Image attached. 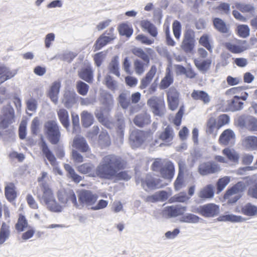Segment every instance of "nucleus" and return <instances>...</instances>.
<instances>
[{
  "label": "nucleus",
  "mask_w": 257,
  "mask_h": 257,
  "mask_svg": "<svg viewBox=\"0 0 257 257\" xmlns=\"http://www.w3.org/2000/svg\"><path fill=\"white\" fill-rule=\"evenodd\" d=\"M121 165L119 157L108 155L104 157L96 168V175L100 178L112 180Z\"/></svg>",
  "instance_id": "1"
},
{
  "label": "nucleus",
  "mask_w": 257,
  "mask_h": 257,
  "mask_svg": "<svg viewBox=\"0 0 257 257\" xmlns=\"http://www.w3.org/2000/svg\"><path fill=\"white\" fill-rule=\"evenodd\" d=\"M37 196L40 203L49 211L59 212L62 210V206L56 201L54 193L49 186L43 185L42 188H38Z\"/></svg>",
  "instance_id": "2"
},
{
  "label": "nucleus",
  "mask_w": 257,
  "mask_h": 257,
  "mask_svg": "<svg viewBox=\"0 0 257 257\" xmlns=\"http://www.w3.org/2000/svg\"><path fill=\"white\" fill-rule=\"evenodd\" d=\"M15 120V111L13 107L10 104L4 106L0 114V136L3 135L7 130H12L11 125Z\"/></svg>",
  "instance_id": "3"
},
{
  "label": "nucleus",
  "mask_w": 257,
  "mask_h": 257,
  "mask_svg": "<svg viewBox=\"0 0 257 257\" xmlns=\"http://www.w3.org/2000/svg\"><path fill=\"white\" fill-rule=\"evenodd\" d=\"M77 196L78 202L76 199L74 206L79 209L83 207L91 209V207L95 203L98 198L97 194H93L90 190L84 189L78 192Z\"/></svg>",
  "instance_id": "4"
},
{
  "label": "nucleus",
  "mask_w": 257,
  "mask_h": 257,
  "mask_svg": "<svg viewBox=\"0 0 257 257\" xmlns=\"http://www.w3.org/2000/svg\"><path fill=\"white\" fill-rule=\"evenodd\" d=\"M137 184L141 183L142 188L146 191L155 190L162 188L167 185V183H162L160 179L155 178L150 175L136 179Z\"/></svg>",
  "instance_id": "5"
},
{
  "label": "nucleus",
  "mask_w": 257,
  "mask_h": 257,
  "mask_svg": "<svg viewBox=\"0 0 257 257\" xmlns=\"http://www.w3.org/2000/svg\"><path fill=\"white\" fill-rule=\"evenodd\" d=\"M245 188V185L243 182H238L232 187L228 189L224 194V198L227 199L229 203H233L236 202L241 197V193Z\"/></svg>",
  "instance_id": "6"
},
{
  "label": "nucleus",
  "mask_w": 257,
  "mask_h": 257,
  "mask_svg": "<svg viewBox=\"0 0 257 257\" xmlns=\"http://www.w3.org/2000/svg\"><path fill=\"white\" fill-rule=\"evenodd\" d=\"M40 145L43 155L47 159V160L50 162L51 165L53 166V171L54 173L61 175L62 174V171L56 162L55 156L50 150L46 143L42 138Z\"/></svg>",
  "instance_id": "7"
},
{
  "label": "nucleus",
  "mask_w": 257,
  "mask_h": 257,
  "mask_svg": "<svg viewBox=\"0 0 257 257\" xmlns=\"http://www.w3.org/2000/svg\"><path fill=\"white\" fill-rule=\"evenodd\" d=\"M220 209L218 205L214 203H208L202 206H200L194 211L205 217H213L218 215Z\"/></svg>",
  "instance_id": "8"
},
{
  "label": "nucleus",
  "mask_w": 257,
  "mask_h": 257,
  "mask_svg": "<svg viewBox=\"0 0 257 257\" xmlns=\"http://www.w3.org/2000/svg\"><path fill=\"white\" fill-rule=\"evenodd\" d=\"M48 140L55 144L59 141L60 133L58 124L55 121H48L45 125Z\"/></svg>",
  "instance_id": "9"
},
{
  "label": "nucleus",
  "mask_w": 257,
  "mask_h": 257,
  "mask_svg": "<svg viewBox=\"0 0 257 257\" xmlns=\"http://www.w3.org/2000/svg\"><path fill=\"white\" fill-rule=\"evenodd\" d=\"M147 103L155 115L162 116L164 114L166 110L163 98L153 96L148 100Z\"/></svg>",
  "instance_id": "10"
},
{
  "label": "nucleus",
  "mask_w": 257,
  "mask_h": 257,
  "mask_svg": "<svg viewBox=\"0 0 257 257\" xmlns=\"http://www.w3.org/2000/svg\"><path fill=\"white\" fill-rule=\"evenodd\" d=\"M150 134L138 130L132 132L130 136V143L133 148H138L147 140Z\"/></svg>",
  "instance_id": "11"
},
{
  "label": "nucleus",
  "mask_w": 257,
  "mask_h": 257,
  "mask_svg": "<svg viewBox=\"0 0 257 257\" xmlns=\"http://www.w3.org/2000/svg\"><path fill=\"white\" fill-rule=\"evenodd\" d=\"M179 94L177 90L173 87L169 89L167 92V102L169 108L172 110H175L179 105Z\"/></svg>",
  "instance_id": "12"
},
{
  "label": "nucleus",
  "mask_w": 257,
  "mask_h": 257,
  "mask_svg": "<svg viewBox=\"0 0 257 257\" xmlns=\"http://www.w3.org/2000/svg\"><path fill=\"white\" fill-rule=\"evenodd\" d=\"M58 197L61 203L66 204L69 202H71L73 205L75 206L76 196L73 190L70 189L60 190L58 192Z\"/></svg>",
  "instance_id": "13"
},
{
  "label": "nucleus",
  "mask_w": 257,
  "mask_h": 257,
  "mask_svg": "<svg viewBox=\"0 0 257 257\" xmlns=\"http://www.w3.org/2000/svg\"><path fill=\"white\" fill-rule=\"evenodd\" d=\"M186 211V207L179 206H171L166 207L163 210L164 215L169 217H175L183 215Z\"/></svg>",
  "instance_id": "14"
},
{
  "label": "nucleus",
  "mask_w": 257,
  "mask_h": 257,
  "mask_svg": "<svg viewBox=\"0 0 257 257\" xmlns=\"http://www.w3.org/2000/svg\"><path fill=\"white\" fill-rule=\"evenodd\" d=\"M17 72V70H11L0 63V84L14 77Z\"/></svg>",
  "instance_id": "15"
},
{
  "label": "nucleus",
  "mask_w": 257,
  "mask_h": 257,
  "mask_svg": "<svg viewBox=\"0 0 257 257\" xmlns=\"http://www.w3.org/2000/svg\"><path fill=\"white\" fill-rule=\"evenodd\" d=\"M235 135L230 129H227L223 132L219 137L220 144L224 145H232L234 143Z\"/></svg>",
  "instance_id": "16"
},
{
  "label": "nucleus",
  "mask_w": 257,
  "mask_h": 257,
  "mask_svg": "<svg viewBox=\"0 0 257 257\" xmlns=\"http://www.w3.org/2000/svg\"><path fill=\"white\" fill-rule=\"evenodd\" d=\"M76 94L73 91H66L62 99V102L65 107L69 108L72 107L77 102Z\"/></svg>",
  "instance_id": "17"
},
{
  "label": "nucleus",
  "mask_w": 257,
  "mask_h": 257,
  "mask_svg": "<svg viewBox=\"0 0 257 257\" xmlns=\"http://www.w3.org/2000/svg\"><path fill=\"white\" fill-rule=\"evenodd\" d=\"M192 182H193V179L191 174L184 177V174L179 173L174 182V188L176 190L178 191L186 186L188 183Z\"/></svg>",
  "instance_id": "18"
},
{
  "label": "nucleus",
  "mask_w": 257,
  "mask_h": 257,
  "mask_svg": "<svg viewBox=\"0 0 257 257\" xmlns=\"http://www.w3.org/2000/svg\"><path fill=\"white\" fill-rule=\"evenodd\" d=\"M174 166L171 162L165 164V167H162L160 174L161 176L169 182H170L174 175Z\"/></svg>",
  "instance_id": "19"
},
{
  "label": "nucleus",
  "mask_w": 257,
  "mask_h": 257,
  "mask_svg": "<svg viewBox=\"0 0 257 257\" xmlns=\"http://www.w3.org/2000/svg\"><path fill=\"white\" fill-rule=\"evenodd\" d=\"M72 147L82 152H86L89 150V146L85 139L80 136H77L74 138Z\"/></svg>",
  "instance_id": "20"
},
{
  "label": "nucleus",
  "mask_w": 257,
  "mask_h": 257,
  "mask_svg": "<svg viewBox=\"0 0 257 257\" xmlns=\"http://www.w3.org/2000/svg\"><path fill=\"white\" fill-rule=\"evenodd\" d=\"M61 87V83L59 81L53 83L48 93V96L53 103L56 104L58 103V94Z\"/></svg>",
  "instance_id": "21"
},
{
  "label": "nucleus",
  "mask_w": 257,
  "mask_h": 257,
  "mask_svg": "<svg viewBox=\"0 0 257 257\" xmlns=\"http://www.w3.org/2000/svg\"><path fill=\"white\" fill-rule=\"evenodd\" d=\"M219 221H229L232 223H240L245 221V218L239 215H235L233 214H225L220 216L217 218Z\"/></svg>",
  "instance_id": "22"
},
{
  "label": "nucleus",
  "mask_w": 257,
  "mask_h": 257,
  "mask_svg": "<svg viewBox=\"0 0 257 257\" xmlns=\"http://www.w3.org/2000/svg\"><path fill=\"white\" fill-rule=\"evenodd\" d=\"M222 154L226 157L228 161H229L234 164L238 163L239 155L234 149L225 148L222 150Z\"/></svg>",
  "instance_id": "23"
},
{
  "label": "nucleus",
  "mask_w": 257,
  "mask_h": 257,
  "mask_svg": "<svg viewBox=\"0 0 257 257\" xmlns=\"http://www.w3.org/2000/svg\"><path fill=\"white\" fill-rule=\"evenodd\" d=\"M77 171L84 174H88L89 176L94 177L96 175V169L91 163H85L77 167Z\"/></svg>",
  "instance_id": "24"
},
{
  "label": "nucleus",
  "mask_w": 257,
  "mask_h": 257,
  "mask_svg": "<svg viewBox=\"0 0 257 257\" xmlns=\"http://www.w3.org/2000/svg\"><path fill=\"white\" fill-rule=\"evenodd\" d=\"M214 196V186L209 184L202 188L198 193V197L202 199H210Z\"/></svg>",
  "instance_id": "25"
},
{
  "label": "nucleus",
  "mask_w": 257,
  "mask_h": 257,
  "mask_svg": "<svg viewBox=\"0 0 257 257\" xmlns=\"http://www.w3.org/2000/svg\"><path fill=\"white\" fill-rule=\"evenodd\" d=\"M150 122V116L146 113L137 115L134 119V123L139 127H143Z\"/></svg>",
  "instance_id": "26"
},
{
  "label": "nucleus",
  "mask_w": 257,
  "mask_h": 257,
  "mask_svg": "<svg viewBox=\"0 0 257 257\" xmlns=\"http://www.w3.org/2000/svg\"><path fill=\"white\" fill-rule=\"evenodd\" d=\"M141 26L143 31H147L152 37L156 38L158 35L157 29L154 25L147 20H143Z\"/></svg>",
  "instance_id": "27"
},
{
  "label": "nucleus",
  "mask_w": 257,
  "mask_h": 257,
  "mask_svg": "<svg viewBox=\"0 0 257 257\" xmlns=\"http://www.w3.org/2000/svg\"><path fill=\"white\" fill-rule=\"evenodd\" d=\"M191 96L194 100H200L204 103H208L210 101L209 95L204 91L194 90Z\"/></svg>",
  "instance_id": "28"
},
{
  "label": "nucleus",
  "mask_w": 257,
  "mask_h": 257,
  "mask_svg": "<svg viewBox=\"0 0 257 257\" xmlns=\"http://www.w3.org/2000/svg\"><path fill=\"white\" fill-rule=\"evenodd\" d=\"M242 144L248 150H257V137H246L242 141Z\"/></svg>",
  "instance_id": "29"
},
{
  "label": "nucleus",
  "mask_w": 257,
  "mask_h": 257,
  "mask_svg": "<svg viewBox=\"0 0 257 257\" xmlns=\"http://www.w3.org/2000/svg\"><path fill=\"white\" fill-rule=\"evenodd\" d=\"M220 128L218 127V124L216 123V119L214 117H210L206 123V132L208 134L212 135L213 137L217 135V131Z\"/></svg>",
  "instance_id": "30"
},
{
  "label": "nucleus",
  "mask_w": 257,
  "mask_h": 257,
  "mask_svg": "<svg viewBox=\"0 0 257 257\" xmlns=\"http://www.w3.org/2000/svg\"><path fill=\"white\" fill-rule=\"evenodd\" d=\"M168 198L167 193L164 191H158L148 196L146 198V201L149 202H155L160 201H164Z\"/></svg>",
  "instance_id": "31"
},
{
  "label": "nucleus",
  "mask_w": 257,
  "mask_h": 257,
  "mask_svg": "<svg viewBox=\"0 0 257 257\" xmlns=\"http://www.w3.org/2000/svg\"><path fill=\"white\" fill-rule=\"evenodd\" d=\"M243 102L240 100L239 96L235 95L233 99L228 103V110L234 111L240 110L243 108Z\"/></svg>",
  "instance_id": "32"
},
{
  "label": "nucleus",
  "mask_w": 257,
  "mask_h": 257,
  "mask_svg": "<svg viewBox=\"0 0 257 257\" xmlns=\"http://www.w3.org/2000/svg\"><path fill=\"white\" fill-rule=\"evenodd\" d=\"M212 61L210 59H207L203 61L199 59H195L194 63L196 67L199 71L202 73H206L209 69L211 66Z\"/></svg>",
  "instance_id": "33"
},
{
  "label": "nucleus",
  "mask_w": 257,
  "mask_h": 257,
  "mask_svg": "<svg viewBox=\"0 0 257 257\" xmlns=\"http://www.w3.org/2000/svg\"><path fill=\"white\" fill-rule=\"evenodd\" d=\"M79 75L81 79L88 83L91 82L93 79V74L90 65H88L83 68L79 73Z\"/></svg>",
  "instance_id": "34"
},
{
  "label": "nucleus",
  "mask_w": 257,
  "mask_h": 257,
  "mask_svg": "<svg viewBox=\"0 0 257 257\" xmlns=\"http://www.w3.org/2000/svg\"><path fill=\"white\" fill-rule=\"evenodd\" d=\"M241 213L248 216H256L257 215V206L248 203L241 208Z\"/></svg>",
  "instance_id": "35"
},
{
  "label": "nucleus",
  "mask_w": 257,
  "mask_h": 257,
  "mask_svg": "<svg viewBox=\"0 0 257 257\" xmlns=\"http://www.w3.org/2000/svg\"><path fill=\"white\" fill-rule=\"evenodd\" d=\"M59 119L62 125L68 129L69 125V115L67 111L64 108H60L57 110Z\"/></svg>",
  "instance_id": "36"
},
{
  "label": "nucleus",
  "mask_w": 257,
  "mask_h": 257,
  "mask_svg": "<svg viewBox=\"0 0 257 257\" xmlns=\"http://www.w3.org/2000/svg\"><path fill=\"white\" fill-rule=\"evenodd\" d=\"M129 96L130 94L128 91H123L118 97V103L123 109H127L131 104Z\"/></svg>",
  "instance_id": "37"
},
{
  "label": "nucleus",
  "mask_w": 257,
  "mask_h": 257,
  "mask_svg": "<svg viewBox=\"0 0 257 257\" xmlns=\"http://www.w3.org/2000/svg\"><path fill=\"white\" fill-rule=\"evenodd\" d=\"M201 218L198 216L192 213H186L180 218L179 220L181 222L188 223H197Z\"/></svg>",
  "instance_id": "38"
},
{
  "label": "nucleus",
  "mask_w": 257,
  "mask_h": 257,
  "mask_svg": "<svg viewBox=\"0 0 257 257\" xmlns=\"http://www.w3.org/2000/svg\"><path fill=\"white\" fill-rule=\"evenodd\" d=\"M113 39L114 37L112 35H110L109 36L104 35L101 36L96 42L95 45V49L96 50H99Z\"/></svg>",
  "instance_id": "39"
},
{
  "label": "nucleus",
  "mask_w": 257,
  "mask_h": 257,
  "mask_svg": "<svg viewBox=\"0 0 257 257\" xmlns=\"http://www.w3.org/2000/svg\"><path fill=\"white\" fill-rule=\"evenodd\" d=\"M83 125L85 127L90 126L93 122V116L92 114L87 111H83L81 115Z\"/></svg>",
  "instance_id": "40"
},
{
  "label": "nucleus",
  "mask_w": 257,
  "mask_h": 257,
  "mask_svg": "<svg viewBox=\"0 0 257 257\" xmlns=\"http://www.w3.org/2000/svg\"><path fill=\"white\" fill-rule=\"evenodd\" d=\"M30 225L28 224L27 220L25 216L23 215H20L18 222L16 224V229L20 232H22L27 229L28 227H30Z\"/></svg>",
  "instance_id": "41"
},
{
  "label": "nucleus",
  "mask_w": 257,
  "mask_h": 257,
  "mask_svg": "<svg viewBox=\"0 0 257 257\" xmlns=\"http://www.w3.org/2000/svg\"><path fill=\"white\" fill-rule=\"evenodd\" d=\"M226 47L230 52L234 53H238L246 50V48L239 43L235 44L233 42H228L225 44Z\"/></svg>",
  "instance_id": "42"
},
{
  "label": "nucleus",
  "mask_w": 257,
  "mask_h": 257,
  "mask_svg": "<svg viewBox=\"0 0 257 257\" xmlns=\"http://www.w3.org/2000/svg\"><path fill=\"white\" fill-rule=\"evenodd\" d=\"M10 234L9 226L3 223L0 230V244H3L9 238Z\"/></svg>",
  "instance_id": "43"
},
{
  "label": "nucleus",
  "mask_w": 257,
  "mask_h": 257,
  "mask_svg": "<svg viewBox=\"0 0 257 257\" xmlns=\"http://www.w3.org/2000/svg\"><path fill=\"white\" fill-rule=\"evenodd\" d=\"M173 130L169 126H167L160 136V139L166 143L171 142L173 140Z\"/></svg>",
  "instance_id": "44"
},
{
  "label": "nucleus",
  "mask_w": 257,
  "mask_h": 257,
  "mask_svg": "<svg viewBox=\"0 0 257 257\" xmlns=\"http://www.w3.org/2000/svg\"><path fill=\"white\" fill-rule=\"evenodd\" d=\"M5 195L9 201H12L16 197V192L13 184H9L5 187Z\"/></svg>",
  "instance_id": "45"
},
{
  "label": "nucleus",
  "mask_w": 257,
  "mask_h": 257,
  "mask_svg": "<svg viewBox=\"0 0 257 257\" xmlns=\"http://www.w3.org/2000/svg\"><path fill=\"white\" fill-rule=\"evenodd\" d=\"M149 64L142 62L141 60L137 59L135 61L134 65L136 73L138 75L142 74L145 71L146 68Z\"/></svg>",
  "instance_id": "46"
},
{
  "label": "nucleus",
  "mask_w": 257,
  "mask_h": 257,
  "mask_svg": "<svg viewBox=\"0 0 257 257\" xmlns=\"http://www.w3.org/2000/svg\"><path fill=\"white\" fill-rule=\"evenodd\" d=\"M64 168L69 174V177L76 183H79L82 179L81 177L77 174L74 170L69 164H65Z\"/></svg>",
  "instance_id": "47"
},
{
  "label": "nucleus",
  "mask_w": 257,
  "mask_h": 257,
  "mask_svg": "<svg viewBox=\"0 0 257 257\" xmlns=\"http://www.w3.org/2000/svg\"><path fill=\"white\" fill-rule=\"evenodd\" d=\"M118 64V57L117 56H115L112 59L109 65V69L110 71L117 76H119L120 75Z\"/></svg>",
  "instance_id": "48"
},
{
  "label": "nucleus",
  "mask_w": 257,
  "mask_h": 257,
  "mask_svg": "<svg viewBox=\"0 0 257 257\" xmlns=\"http://www.w3.org/2000/svg\"><path fill=\"white\" fill-rule=\"evenodd\" d=\"M98 143L102 147H105L110 145L109 137L106 132L103 131L99 135Z\"/></svg>",
  "instance_id": "49"
},
{
  "label": "nucleus",
  "mask_w": 257,
  "mask_h": 257,
  "mask_svg": "<svg viewBox=\"0 0 257 257\" xmlns=\"http://www.w3.org/2000/svg\"><path fill=\"white\" fill-rule=\"evenodd\" d=\"M230 181V178L228 176H224L220 178L217 182V193L221 192Z\"/></svg>",
  "instance_id": "50"
},
{
  "label": "nucleus",
  "mask_w": 257,
  "mask_h": 257,
  "mask_svg": "<svg viewBox=\"0 0 257 257\" xmlns=\"http://www.w3.org/2000/svg\"><path fill=\"white\" fill-rule=\"evenodd\" d=\"M173 81V77L169 70L166 74L165 77L162 80L160 87L161 89H165L168 87Z\"/></svg>",
  "instance_id": "51"
},
{
  "label": "nucleus",
  "mask_w": 257,
  "mask_h": 257,
  "mask_svg": "<svg viewBox=\"0 0 257 257\" xmlns=\"http://www.w3.org/2000/svg\"><path fill=\"white\" fill-rule=\"evenodd\" d=\"M199 44L205 47L208 51H212V46L211 45V40L210 36L208 35L204 34L202 35L199 41Z\"/></svg>",
  "instance_id": "52"
},
{
  "label": "nucleus",
  "mask_w": 257,
  "mask_h": 257,
  "mask_svg": "<svg viewBox=\"0 0 257 257\" xmlns=\"http://www.w3.org/2000/svg\"><path fill=\"white\" fill-rule=\"evenodd\" d=\"M132 52L136 56L141 58L146 63H149V56L141 48H135L133 50Z\"/></svg>",
  "instance_id": "53"
},
{
  "label": "nucleus",
  "mask_w": 257,
  "mask_h": 257,
  "mask_svg": "<svg viewBox=\"0 0 257 257\" xmlns=\"http://www.w3.org/2000/svg\"><path fill=\"white\" fill-rule=\"evenodd\" d=\"M213 24L215 28L222 33H226L227 28L225 23L219 18H215L213 20Z\"/></svg>",
  "instance_id": "54"
},
{
  "label": "nucleus",
  "mask_w": 257,
  "mask_h": 257,
  "mask_svg": "<svg viewBox=\"0 0 257 257\" xmlns=\"http://www.w3.org/2000/svg\"><path fill=\"white\" fill-rule=\"evenodd\" d=\"M120 169V165L116 170L115 176L114 177V182H116L121 180H128L131 178V175L128 174L126 172H119Z\"/></svg>",
  "instance_id": "55"
},
{
  "label": "nucleus",
  "mask_w": 257,
  "mask_h": 257,
  "mask_svg": "<svg viewBox=\"0 0 257 257\" xmlns=\"http://www.w3.org/2000/svg\"><path fill=\"white\" fill-rule=\"evenodd\" d=\"M117 125L118 128L117 134L121 141L123 136V131L125 128L124 120L122 116L121 115L117 119Z\"/></svg>",
  "instance_id": "56"
},
{
  "label": "nucleus",
  "mask_w": 257,
  "mask_h": 257,
  "mask_svg": "<svg viewBox=\"0 0 257 257\" xmlns=\"http://www.w3.org/2000/svg\"><path fill=\"white\" fill-rule=\"evenodd\" d=\"M118 31L120 35H125L127 37H130L133 32V29L128 25L125 24H122L119 26Z\"/></svg>",
  "instance_id": "57"
},
{
  "label": "nucleus",
  "mask_w": 257,
  "mask_h": 257,
  "mask_svg": "<svg viewBox=\"0 0 257 257\" xmlns=\"http://www.w3.org/2000/svg\"><path fill=\"white\" fill-rule=\"evenodd\" d=\"M243 13L250 12L254 10L252 5L236 3L234 7Z\"/></svg>",
  "instance_id": "58"
},
{
  "label": "nucleus",
  "mask_w": 257,
  "mask_h": 257,
  "mask_svg": "<svg viewBox=\"0 0 257 257\" xmlns=\"http://www.w3.org/2000/svg\"><path fill=\"white\" fill-rule=\"evenodd\" d=\"M181 47L185 52H191L194 47V41L183 40Z\"/></svg>",
  "instance_id": "59"
},
{
  "label": "nucleus",
  "mask_w": 257,
  "mask_h": 257,
  "mask_svg": "<svg viewBox=\"0 0 257 257\" xmlns=\"http://www.w3.org/2000/svg\"><path fill=\"white\" fill-rule=\"evenodd\" d=\"M168 162V161L163 160L160 159H156L152 165V168L154 171L160 172L162 167H165V164Z\"/></svg>",
  "instance_id": "60"
},
{
  "label": "nucleus",
  "mask_w": 257,
  "mask_h": 257,
  "mask_svg": "<svg viewBox=\"0 0 257 257\" xmlns=\"http://www.w3.org/2000/svg\"><path fill=\"white\" fill-rule=\"evenodd\" d=\"M237 32L240 37L246 38L249 36L250 30L248 26L241 25L237 27Z\"/></svg>",
  "instance_id": "61"
},
{
  "label": "nucleus",
  "mask_w": 257,
  "mask_h": 257,
  "mask_svg": "<svg viewBox=\"0 0 257 257\" xmlns=\"http://www.w3.org/2000/svg\"><path fill=\"white\" fill-rule=\"evenodd\" d=\"M105 82L107 87L111 90H115L118 87L117 82L113 80L109 75L106 76L105 78Z\"/></svg>",
  "instance_id": "62"
},
{
  "label": "nucleus",
  "mask_w": 257,
  "mask_h": 257,
  "mask_svg": "<svg viewBox=\"0 0 257 257\" xmlns=\"http://www.w3.org/2000/svg\"><path fill=\"white\" fill-rule=\"evenodd\" d=\"M199 172L202 175L211 174L209 162L200 164L199 167Z\"/></svg>",
  "instance_id": "63"
},
{
  "label": "nucleus",
  "mask_w": 257,
  "mask_h": 257,
  "mask_svg": "<svg viewBox=\"0 0 257 257\" xmlns=\"http://www.w3.org/2000/svg\"><path fill=\"white\" fill-rule=\"evenodd\" d=\"M246 128L251 131H257V119L249 118L246 122Z\"/></svg>",
  "instance_id": "64"
}]
</instances>
